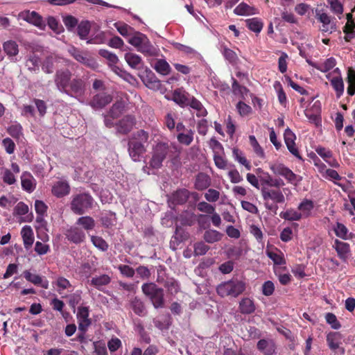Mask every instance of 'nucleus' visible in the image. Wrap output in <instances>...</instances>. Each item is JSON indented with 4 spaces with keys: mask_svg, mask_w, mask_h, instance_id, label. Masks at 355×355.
I'll list each match as a JSON object with an SVG mask.
<instances>
[{
    "mask_svg": "<svg viewBox=\"0 0 355 355\" xmlns=\"http://www.w3.org/2000/svg\"><path fill=\"white\" fill-rule=\"evenodd\" d=\"M148 139V134L144 130H139L130 139L128 143V152L135 162L141 161L146 152L144 144Z\"/></svg>",
    "mask_w": 355,
    "mask_h": 355,
    "instance_id": "nucleus-1",
    "label": "nucleus"
},
{
    "mask_svg": "<svg viewBox=\"0 0 355 355\" xmlns=\"http://www.w3.org/2000/svg\"><path fill=\"white\" fill-rule=\"evenodd\" d=\"M246 288V282L241 279L235 277L222 282L217 288V293L222 297H236L242 294Z\"/></svg>",
    "mask_w": 355,
    "mask_h": 355,
    "instance_id": "nucleus-2",
    "label": "nucleus"
},
{
    "mask_svg": "<svg viewBox=\"0 0 355 355\" xmlns=\"http://www.w3.org/2000/svg\"><path fill=\"white\" fill-rule=\"evenodd\" d=\"M128 42L146 56H156L158 54V50L150 43L148 38L139 32L130 36Z\"/></svg>",
    "mask_w": 355,
    "mask_h": 355,
    "instance_id": "nucleus-3",
    "label": "nucleus"
},
{
    "mask_svg": "<svg viewBox=\"0 0 355 355\" xmlns=\"http://www.w3.org/2000/svg\"><path fill=\"white\" fill-rule=\"evenodd\" d=\"M98 53L101 56L107 60L109 67L114 73L125 81L131 84L134 83L135 81V78L118 66L119 60L116 54L105 49L99 50Z\"/></svg>",
    "mask_w": 355,
    "mask_h": 355,
    "instance_id": "nucleus-4",
    "label": "nucleus"
},
{
    "mask_svg": "<svg viewBox=\"0 0 355 355\" xmlns=\"http://www.w3.org/2000/svg\"><path fill=\"white\" fill-rule=\"evenodd\" d=\"M261 192L265 201V207L270 211L275 212L278 208L277 204L285 202L284 195L280 189H268L263 187Z\"/></svg>",
    "mask_w": 355,
    "mask_h": 355,
    "instance_id": "nucleus-5",
    "label": "nucleus"
},
{
    "mask_svg": "<svg viewBox=\"0 0 355 355\" xmlns=\"http://www.w3.org/2000/svg\"><path fill=\"white\" fill-rule=\"evenodd\" d=\"M93 198L86 193L73 195L71 202V209L73 213L82 215L93 207Z\"/></svg>",
    "mask_w": 355,
    "mask_h": 355,
    "instance_id": "nucleus-6",
    "label": "nucleus"
},
{
    "mask_svg": "<svg viewBox=\"0 0 355 355\" xmlns=\"http://www.w3.org/2000/svg\"><path fill=\"white\" fill-rule=\"evenodd\" d=\"M143 293L148 296L155 309L162 308L164 304V290L154 283H146L141 287Z\"/></svg>",
    "mask_w": 355,
    "mask_h": 355,
    "instance_id": "nucleus-7",
    "label": "nucleus"
},
{
    "mask_svg": "<svg viewBox=\"0 0 355 355\" xmlns=\"http://www.w3.org/2000/svg\"><path fill=\"white\" fill-rule=\"evenodd\" d=\"M270 169L276 175L284 177L288 182L296 186L302 180V178L294 173L289 168L282 163H270Z\"/></svg>",
    "mask_w": 355,
    "mask_h": 355,
    "instance_id": "nucleus-8",
    "label": "nucleus"
},
{
    "mask_svg": "<svg viewBox=\"0 0 355 355\" xmlns=\"http://www.w3.org/2000/svg\"><path fill=\"white\" fill-rule=\"evenodd\" d=\"M326 78L336 92L338 98H340L344 93L345 84L339 68L334 69L331 72L326 74Z\"/></svg>",
    "mask_w": 355,
    "mask_h": 355,
    "instance_id": "nucleus-9",
    "label": "nucleus"
},
{
    "mask_svg": "<svg viewBox=\"0 0 355 355\" xmlns=\"http://www.w3.org/2000/svg\"><path fill=\"white\" fill-rule=\"evenodd\" d=\"M85 92V82L82 78H73L68 88L67 92V95L74 97L79 102H84V95Z\"/></svg>",
    "mask_w": 355,
    "mask_h": 355,
    "instance_id": "nucleus-10",
    "label": "nucleus"
},
{
    "mask_svg": "<svg viewBox=\"0 0 355 355\" xmlns=\"http://www.w3.org/2000/svg\"><path fill=\"white\" fill-rule=\"evenodd\" d=\"M71 76L72 73L69 69H60L56 71L54 82L60 92H67V89L71 81Z\"/></svg>",
    "mask_w": 355,
    "mask_h": 355,
    "instance_id": "nucleus-11",
    "label": "nucleus"
},
{
    "mask_svg": "<svg viewBox=\"0 0 355 355\" xmlns=\"http://www.w3.org/2000/svg\"><path fill=\"white\" fill-rule=\"evenodd\" d=\"M304 114L309 122L315 126L321 125V103L320 101H314L309 107L304 110Z\"/></svg>",
    "mask_w": 355,
    "mask_h": 355,
    "instance_id": "nucleus-12",
    "label": "nucleus"
},
{
    "mask_svg": "<svg viewBox=\"0 0 355 355\" xmlns=\"http://www.w3.org/2000/svg\"><path fill=\"white\" fill-rule=\"evenodd\" d=\"M19 18L38 27L41 30H44L46 26L42 17L35 11L24 10L19 14Z\"/></svg>",
    "mask_w": 355,
    "mask_h": 355,
    "instance_id": "nucleus-13",
    "label": "nucleus"
},
{
    "mask_svg": "<svg viewBox=\"0 0 355 355\" xmlns=\"http://www.w3.org/2000/svg\"><path fill=\"white\" fill-rule=\"evenodd\" d=\"M68 52L73 57V58L79 62L80 63L85 64L91 68H95L97 65L96 61L89 57L87 53L80 51L79 49L74 46H71L69 49Z\"/></svg>",
    "mask_w": 355,
    "mask_h": 355,
    "instance_id": "nucleus-14",
    "label": "nucleus"
},
{
    "mask_svg": "<svg viewBox=\"0 0 355 355\" xmlns=\"http://www.w3.org/2000/svg\"><path fill=\"white\" fill-rule=\"evenodd\" d=\"M284 141L289 152L297 159L302 160L297 148L295 146V135L289 129L286 128L284 134Z\"/></svg>",
    "mask_w": 355,
    "mask_h": 355,
    "instance_id": "nucleus-15",
    "label": "nucleus"
},
{
    "mask_svg": "<svg viewBox=\"0 0 355 355\" xmlns=\"http://www.w3.org/2000/svg\"><path fill=\"white\" fill-rule=\"evenodd\" d=\"M343 336L340 332L331 331L327 334V343L328 347L332 350L338 349L342 354L345 353V349L340 347L342 344Z\"/></svg>",
    "mask_w": 355,
    "mask_h": 355,
    "instance_id": "nucleus-16",
    "label": "nucleus"
},
{
    "mask_svg": "<svg viewBox=\"0 0 355 355\" xmlns=\"http://www.w3.org/2000/svg\"><path fill=\"white\" fill-rule=\"evenodd\" d=\"M77 319L78 329L81 331H86L91 324L89 318V308L87 306H80L77 310Z\"/></svg>",
    "mask_w": 355,
    "mask_h": 355,
    "instance_id": "nucleus-17",
    "label": "nucleus"
},
{
    "mask_svg": "<svg viewBox=\"0 0 355 355\" xmlns=\"http://www.w3.org/2000/svg\"><path fill=\"white\" fill-rule=\"evenodd\" d=\"M51 192L57 198H62L70 192V186L65 180H59L53 183Z\"/></svg>",
    "mask_w": 355,
    "mask_h": 355,
    "instance_id": "nucleus-18",
    "label": "nucleus"
},
{
    "mask_svg": "<svg viewBox=\"0 0 355 355\" xmlns=\"http://www.w3.org/2000/svg\"><path fill=\"white\" fill-rule=\"evenodd\" d=\"M112 100V97L106 93H99L95 95L89 102V105L96 110L102 109Z\"/></svg>",
    "mask_w": 355,
    "mask_h": 355,
    "instance_id": "nucleus-19",
    "label": "nucleus"
},
{
    "mask_svg": "<svg viewBox=\"0 0 355 355\" xmlns=\"http://www.w3.org/2000/svg\"><path fill=\"white\" fill-rule=\"evenodd\" d=\"M66 238L71 242L78 244L82 243L85 239V234L78 227H71L64 233Z\"/></svg>",
    "mask_w": 355,
    "mask_h": 355,
    "instance_id": "nucleus-20",
    "label": "nucleus"
},
{
    "mask_svg": "<svg viewBox=\"0 0 355 355\" xmlns=\"http://www.w3.org/2000/svg\"><path fill=\"white\" fill-rule=\"evenodd\" d=\"M333 248L337 252L338 257L343 261H347L350 255V247L347 243L336 239Z\"/></svg>",
    "mask_w": 355,
    "mask_h": 355,
    "instance_id": "nucleus-21",
    "label": "nucleus"
},
{
    "mask_svg": "<svg viewBox=\"0 0 355 355\" xmlns=\"http://www.w3.org/2000/svg\"><path fill=\"white\" fill-rule=\"evenodd\" d=\"M315 152L319 155L325 162H327L331 167L338 168L340 164L333 157L332 152L322 146H318L315 148Z\"/></svg>",
    "mask_w": 355,
    "mask_h": 355,
    "instance_id": "nucleus-22",
    "label": "nucleus"
},
{
    "mask_svg": "<svg viewBox=\"0 0 355 355\" xmlns=\"http://www.w3.org/2000/svg\"><path fill=\"white\" fill-rule=\"evenodd\" d=\"M309 64L316 69L323 73H329L336 65V60L334 58H329L320 62H309Z\"/></svg>",
    "mask_w": 355,
    "mask_h": 355,
    "instance_id": "nucleus-23",
    "label": "nucleus"
},
{
    "mask_svg": "<svg viewBox=\"0 0 355 355\" xmlns=\"http://www.w3.org/2000/svg\"><path fill=\"white\" fill-rule=\"evenodd\" d=\"M266 254L276 265H283L286 263L283 252L277 248L267 247Z\"/></svg>",
    "mask_w": 355,
    "mask_h": 355,
    "instance_id": "nucleus-24",
    "label": "nucleus"
},
{
    "mask_svg": "<svg viewBox=\"0 0 355 355\" xmlns=\"http://www.w3.org/2000/svg\"><path fill=\"white\" fill-rule=\"evenodd\" d=\"M21 183L22 189L28 193L33 192L36 187V180L28 172H24L22 173Z\"/></svg>",
    "mask_w": 355,
    "mask_h": 355,
    "instance_id": "nucleus-25",
    "label": "nucleus"
},
{
    "mask_svg": "<svg viewBox=\"0 0 355 355\" xmlns=\"http://www.w3.org/2000/svg\"><path fill=\"white\" fill-rule=\"evenodd\" d=\"M124 58L130 67L134 69H141L144 67V62L141 58L134 53H126Z\"/></svg>",
    "mask_w": 355,
    "mask_h": 355,
    "instance_id": "nucleus-26",
    "label": "nucleus"
},
{
    "mask_svg": "<svg viewBox=\"0 0 355 355\" xmlns=\"http://www.w3.org/2000/svg\"><path fill=\"white\" fill-rule=\"evenodd\" d=\"M347 24L344 26L343 32L345 33V40L347 42L355 38V18L351 13L347 15Z\"/></svg>",
    "mask_w": 355,
    "mask_h": 355,
    "instance_id": "nucleus-27",
    "label": "nucleus"
},
{
    "mask_svg": "<svg viewBox=\"0 0 355 355\" xmlns=\"http://www.w3.org/2000/svg\"><path fill=\"white\" fill-rule=\"evenodd\" d=\"M234 12L239 16H249L259 14V12L257 8L242 2L234 8Z\"/></svg>",
    "mask_w": 355,
    "mask_h": 355,
    "instance_id": "nucleus-28",
    "label": "nucleus"
},
{
    "mask_svg": "<svg viewBox=\"0 0 355 355\" xmlns=\"http://www.w3.org/2000/svg\"><path fill=\"white\" fill-rule=\"evenodd\" d=\"M21 236L24 248L26 250L30 249L34 242V233L31 227L29 225L24 226L21 230Z\"/></svg>",
    "mask_w": 355,
    "mask_h": 355,
    "instance_id": "nucleus-29",
    "label": "nucleus"
},
{
    "mask_svg": "<svg viewBox=\"0 0 355 355\" xmlns=\"http://www.w3.org/2000/svg\"><path fill=\"white\" fill-rule=\"evenodd\" d=\"M25 279L35 285L40 286L42 288L47 289L49 288V281L42 278L41 276L33 274L28 270L24 272Z\"/></svg>",
    "mask_w": 355,
    "mask_h": 355,
    "instance_id": "nucleus-30",
    "label": "nucleus"
},
{
    "mask_svg": "<svg viewBox=\"0 0 355 355\" xmlns=\"http://www.w3.org/2000/svg\"><path fill=\"white\" fill-rule=\"evenodd\" d=\"M135 125V118L132 116H126L116 125L117 131L122 134L129 132Z\"/></svg>",
    "mask_w": 355,
    "mask_h": 355,
    "instance_id": "nucleus-31",
    "label": "nucleus"
},
{
    "mask_svg": "<svg viewBox=\"0 0 355 355\" xmlns=\"http://www.w3.org/2000/svg\"><path fill=\"white\" fill-rule=\"evenodd\" d=\"M257 348L265 355H272L275 352V345L271 340H260L257 343Z\"/></svg>",
    "mask_w": 355,
    "mask_h": 355,
    "instance_id": "nucleus-32",
    "label": "nucleus"
},
{
    "mask_svg": "<svg viewBox=\"0 0 355 355\" xmlns=\"http://www.w3.org/2000/svg\"><path fill=\"white\" fill-rule=\"evenodd\" d=\"M52 284L60 295L64 294L65 291H69L72 288L69 281L63 277H58L55 282H52Z\"/></svg>",
    "mask_w": 355,
    "mask_h": 355,
    "instance_id": "nucleus-33",
    "label": "nucleus"
},
{
    "mask_svg": "<svg viewBox=\"0 0 355 355\" xmlns=\"http://www.w3.org/2000/svg\"><path fill=\"white\" fill-rule=\"evenodd\" d=\"M111 281V278L109 275L103 274L99 276L92 277L89 281L90 285L93 286L96 288L101 291L103 287L107 285Z\"/></svg>",
    "mask_w": 355,
    "mask_h": 355,
    "instance_id": "nucleus-34",
    "label": "nucleus"
},
{
    "mask_svg": "<svg viewBox=\"0 0 355 355\" xmlns=\"http://www.w3.org/2000/svg\"><path fill=\"white\" fill-rule=\"evenodd\" d=\"M314 204L311 200L304 199L298 205L297 209L302 218H308L311 216Z\"/></svg>",
    "mask_w": 355,
    "mask_h": 355,
    "instance_id": "nucleus-35",
    "label": "nucleus"
},
{
    "mask_svg": "<svg viewBox=\"0 0 355 355\" xmlns=\"http://www.w3.org/2000/svg\"><path fill=\"white\" fill-rule=\"evenodd\" d=\"M211 184L210 177L203 173H199L196 178L195 187L199 191L207 189Z\"/></svg>",
    "mask_w": 355,
    "mask_h": 355,
    "instance_id": "nucleus-36",
    "label": "nucleus"
},
{
    "mask_svg": "<svg viewBox=\"0 0 355 355\" xmlns=\"http://www.w3.org/2000/svg\"><path fill=\"white\" fill-rule=\"evenodd\" d=\"M188 94L182 88L175 89L173 94V100L178 105L184 107L188 105L189 98Z\"/></svg>",
    "mask_w": 355,
    "mask_h": 355,
    "instance_id": "nucleus-37",
    "label": "nucleus"
},
{
    "mask_svg": "<svg viewBox=\"0 0 355 355\" xmlns=\"http://www.w3.org/2000/svg\"><path fill=\"white\" fill-rule=\"evenodd\" d=\"M255 305L252 300L243 298L239 302V310L243 314H250L255 311Z\"/></svg>",
    "mask_w": 355,
    "mask_h": 355,
    "instance_id": "nucleus-38",
    "label": "nucleus"
},
{
    "mask_svg": "<svg viewBox=\"0 0 355 355\" xmlns=\"http://www.w3.org/2000/svg\"><path fill=\"white\" fill-rule=\"evenodd\" d=\"M279 216L282 218L289 221H297L302 218L299 210L293 208L282 211Z\"/></svg>",
    "mask_w": 355,
    "mask_h": 355,
    "instance_id": "nucleus-39",
    "label": "nucleus"
},
{
    "mask_svg": "<svg viewBox=\"0 0 355 355\" xmlns=\"http://www.w3.org/2000/svg\"><path fill=\"white\" fill-rule=\"evenodd\" d=\"M3 50L5 53L14 60V58L19 52L18 45L15 41L9 40L3 44ZM16 59H15V60Z\"/></svg>",
    "mask_w": 355,
    "mask_h": 355,
    "instance_id": "nucleus-40",
    "label": "nucleus"
},
{
    "mask_svg": "<svg viewBox=\"0 0 355 355\" xmlns=\"http://www.w3.org/2000/svg\"><path fill=\"white\" fill-rule=\"evenodd\" d=\"M188 105L196 111V115L198 117L205 116L207 114V110L202 105L201 102L194 97H192L189 100Z\"/></svg>",
    "mask_w": 355,
    "mask_h": 355,
    "instance_id": "nucleus-41",
    "label": "nucleus"
},
{
    "mask_svg": "<svg viewBox=\"0 0 355 355\" xmlns=\"http://www.w3.org/2000/svg\"><path fill=\"white\" fill-rule=\"evenodd\" d=\"M234 159L240 164L243 165L247 170L250 171L252 168L250 162L246 159L243 153L238 148H234L232 150Z\"/></svg>",
    "mask_w": 355,
    "mask_h": 355,
    "instance_id": "nucleus-42",
    "label": "nucleus"
},
{
    "mask_svg": "<svg viewBox=\"0 0 355 355\" xmlns=\"http://www.w3.org/2000/svg\"><path fill=\"white\" fill-rule=\"evenodd\" d=\"M194 132L192 130L187 129L185 132H180L177 135L178 141L186 146L190 145L193 140Z\"/></svg>",
    "mask_w": 355,
    "mask_h": 355,
    "instance_id": "nucleus-43",
    "label": "nucleus"
},
{
    "mask_svg": "<svg viewBox=\"0 0 355 355\" xmlns=\"http://www.w3.org/2000/svg\"><path fill=\"white\" fill-rule=\"evenodd\" d=\"M76 225L81 226L86 231H90L95 227V220L91 216H81L77 220Z\"/></svg>",
    "mask_w": 355,
    "mask_h": 355,
    "instance_id": "nucleus-44",
    "label": "nucleus"
},
{
    "mask_svg": "<svg viewBox=\"0 0 355 355\" xmlns=\"http://www.w3.org/2000/svg\"><path fill=\"white\" fill-rule=\"evenodd\" d=\"M7 131L16 140L20 141L23 138L22 127L19 123H12L8 127Z\"/></svg>",
    "mask_w": 355,
    "mask_h": 355,
    "instance_id": "nucleus-45",
    "label": "nucleus"
},
{
    "mask_svg": "<svg viewBox=\"0 0 355 355\" xmlns=\"http://www.w3.org/2000/svg\"><path fill=\"white\" fill-rule=\"evenodd\" d=\"M153 67L157 73L162 75L168 74L171 70L169 64L163 59L157 60Z\"/></svg>",
    "mask_w": 355,
    "mask_h": 355,
    "instance_id": "nucleus-46",
    "label": "nucleus"
},
{
    "mask_svg": "<svg viewBox=\"0 0 355 355\" xmlns=\"http://www.w3.org/2000/svg\"><path fill=\"white\" fill-rule=\"evenodd\" d=\"M223 234L217 230H209L204 234V239L209 243H213L221 240Z\"/></svg>",
    "mask_w": 355,
    "mask_h": 355,
    "instance_id": "nucleus-47",
    "label": "nucleus"
},
{
    "mask_svg": "<svg viewBox=\"0 0 355 355\" xmlns=\"http://www.w3.org/2000/svg\"><path fill=\"white\" fill-rule=\"evenodd\" d=\"M246 25L250 31L259 33L261 31L263 24L260 19L254 17L247 19Z\"/></svg>",
    "mask_w": 355,
    "mask_h": 355,
    "instance_id": "nucleus-48",
    "label": "nucleus"
},
{
    "mask_svg": "<svg viewBox=\"0 0 355 355\" xmlns=\"http://www.w3.org/2000/svg\"><path fill=\"white\" fill-rule=\"evenodd\" d=\"M333 230L338 237L343 240H347L348 239L349 231L344 224L339 222L336 223L333 226Z\"/></svg>",
    "mask_w": 355,
    "mask_h": 355,
    "instance_id": "nucleus-49",
    "label": "nucleus"
},
{
    "mask_svg": "<svg viewBox=\"0 0 355 355\" xmlns=\"http://www.w3.org/2000/svg\"><path fill=\"white\" fill-rule=\"evenodd\" d=\"M188 197V191L185 189H181L173 193L171 196V200L173 203L182 204L187 200Z\"/></svg>",
    "mask_w": 355,
    "mask_h": 355,
    "instance_id": "nucleus-50",
    "label": "nucleus"
},
{
    "mask_svg": "<svg viewBox=\"0 0 355 355\" xmlns=\"http://www.w3.org/2000/svg\"><path fill=\"white\" fill-rule=\"evenodd\" d=\"M347 94L353 96L355 94V69H349L347 71Z\"/></svg>",
    "mask_w": 355,
    "mask_h": 355,
    "instance_id": "nucleus-51",
    "label": "nucleus"
},
{
    "mask_svg": "<svg viewBox=\"0 0 355 355\" xmlns=\"http://www.w3.org/2000/svg\"><path fill=\"white\" fill-rule=\"evenodd\" d=\"M90 24L87 21H83L78 25V35L81 40H86L89 33Z\"/></svg>",
    "mask_w": 355,
    "mask_h": 355,
    "instance_id": "nucleus-52",
    "label": "nucleus"
},
{
    "mask_svg": "<svg viewBox=\"0 0 355 355\" xmlns=\"http://www.w3.org/2000/svg\"><path fill=\"white\" fill-rule=\"evenodd\" d=\"M153 322L155 326L160 330L168 329L171 325V317L167 315L162 318H155Z\"/></svg>",
    "mask_w": 355,
    "mask_h": 355,
    "instance_id": "nucleus-53",
    "label": "nucleus"
},
{
    "mask_svg": "<svg viewBox=\"0 0 355 355\" xmlns=\"http://www.w3.org/2000/svg\"><path fill=\"white\" fill-rule=\"evenodd\" d=\"M131 306L133 311L138 315H144L146 314V310L142 301L137 298H135L132 302Z\"/></svg>",
    "mask_w": 355,
    "mask_h": 355,
    "instance_id": "nucleus-54",
    "label": "nucleus"
},
{
    "mask_svg": "<svg viewBox=\"0 0 355 355\" xmlns=\"http://www.w3.org/2000/svg\"><path fill=\"white\" fill-rule=\"evenodd\" d=\"M91 241L94 244V245L98 248V250L105 252L108 249L107 243L101 237L98 236H92Z\"/></svg>",
    "mask_w": 355,
    "mask_h": 355,
    "instance_id": "nucleus-55",
    "label": "nucleus"
},
{
    "mask_svg": "<svg viewBox=\"0 0 355 355\" xmlns=\"http://www.w3.org/2000/svg\"><path fill=\"white\" fill-rule=\"evenodd\" d=\"M274 88L277 93V97L279 103L285 106L287 103V98L281 83L279 81H276L274 83Z\"/></svg>",
    "mask_w": 355,
    "mask_h": 355,
    "instance_id": "nucleus-56",
    "label": "nucleus"
},
{
    "mask_svg": "<svg viewBox=\"0 0 355 355\" xmlns=\"http://www.w3.org/2000/svg\"><path fill=\"white\" fill-rule=\"evenodd\" d=\"M55 57H47L42 65V71L46 73H53L54 69V62H55Z\"/></svg>",
    "mask_w": 355,
    "mask_h": 355,
    "instance_id": "nucleus-57",
    "label": "nucleus"
},
{
    "mask_svg": "<svg viewBox=\"0 0 355 355\" xmlns=\"http://www.w3.org/2000/svg\"><path fill=\"white\" fill-rule=\"evenodd\" d=\"M47 24L49 28L57 34H59L64 31L62 26L53 17H49L47 18Z\"/></svg>",
    "mask_w": 355,
    "mask_h": 355,
    "instance_id": "nucleus-58",
    "label": "nucleus"
},
{
    "mask_svg": "<svg viewBox=\"0 0 355 355\" xmlns=\"http://www.w3.org/2000/svg\"><path fill=\"white\" fill-rule=\"evenodd\" d=\"M168 151V146L166 143H158L153 149V153L164 159H165Z\"/></svg>",
    "mask_w": 355,
    "mask_h": 355,
    "instance_id": "nucleus-59",
    "label": "nucleus"
},
{
    "mask_svg": "<svg viewBox=\"0 0 355 355\" xmlns=\"http://www.w3.org/2000/svg\"><path fill=\"white\" fill-rule=\"evenodd\" d=\"M173 45L176 50L184 53L187 55L194 56L197 53L196 50L189 46H186L178 42L173 43Z\"/></svg>",
    "mask_w": 355,
    "mask_h": 355,
    "instance_id": "nucleus-60",
    "label": "nucleus"
},
{
    "mask_svg": "<svg viewBox=\"0 0 355 355\" xmlns=\"http://www.w3.org/2000/svg\"><path fill=\"white\" fill-rule=\"evenodd\" d=\"M39 58L35 55H32L26 60V66L29 71H37L39 69Z\"/></svg>",
    "mask_w": 355,
    "mask_h": 355,
    "instance_id": "nucleus-61",
    "label": "nucleus"
},
{
    "mask_svg": "<svg viewBox=\"0 0 355 355\" xmlns=\"http://www.w3.org/2000/svg\"><path fill=\"white\" fill-rule=\"evenodd\" d=\"M330 5L331 10L337 15H340L343 12V6L340 0H327Z\"/></svg>",
    "mask_w": 355,
    "mask_h": 355,
    "instance_id": "nucleus-62",
    "label": "nucleus"
},
{
    "mask_svg": "<svg viewBox=\"0 0 355 355\" xmlns=\"http://www.w3.org/2000/svg\"><path fill=\"white\" fill-rule=\"evenodd\" d=\"M123 107L124 106L122 103L117 102L112 105L108 114L112 119L118 118L121 114Z\"/></svg>",
    "mask_w": 355,
    "mask_h": 355,
    "instance_id": "nucleus-63",
    "label": "nucleus"
},
{
    "mask_svg": "<svg viewBox=\"0 0 355 355\" xmlns=\"http://www.w3.org/2000/svg\"><path fill=\"white\" fill-rule=\"evenodd\" d=\"M101 222L103 225L107 227L114 225L116 222L115 214L112 212L105 214L101 217Z\"/></svg>",
    "mask_w": 355,
    "mask_h": 355,
    "instance_id": "nucleus-64",
    "label": "nucleus"
}]
</instances>
